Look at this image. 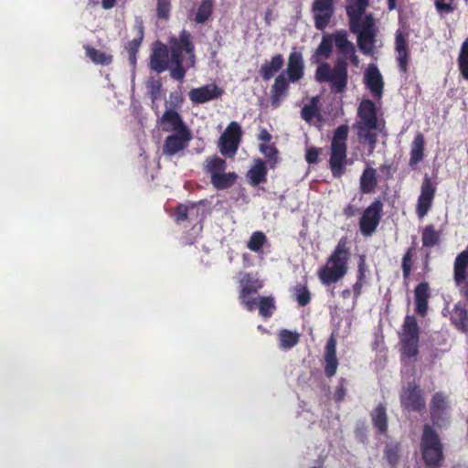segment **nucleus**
Masks as SVG:
<instances>
[{"instance_id":"nucleus-1","label":"nucleus","mask_w":468,"mask_h":468,"mask_svg":"<svg viewBox=\"0 0 468 468\" xmlns=\"http://www.w3.org/2000/svg\"><path fill=\"white\" fill-rule=\"evenodd\" d=\"M189 56L190 66L195 65V46L192 36L186 30H182L178 37L169 39V48L160 44L154 48L150 57V67L157 73H162L170 67V76L176 80H183L186 76V69L183 66V52Z\"/></svg>"},{"instance_id":"nucleus-2","label":"nucleus","mask_w":468,"mask_h":468,"mask_svg":"<svg viewBox=\"0 0 468 468\" xmlns=\"http://www.w3.org/2000/svg\"><path fill=\"white\" fill-rule=\"evenodd\" d=\"M369 0H353L346 6L349 30L356 35V43L360 51L371 56L374 54L378 37V27L373 14H365Z\"/></svg>"},{"instance_id":"nucleus-3","label":"nucleus","mask_w":468,"mask_h":468,"mask_svg":"<svg viewBox=\"0 0 468 468\" xmlns=\"http://www.w3.org/2000/svg\"><path fill=\"white\" fill-rule=\"evenodd\" d=\"M357 120L354 124L358 143L367 145L371 154L377 146L378 117L376 103L369 99H363L357 108Z\"/></svg>"},{"instance_id":"nucleus-4","label":"nucleus","mask_w":468,"mask_h":468,"mask_svg":"<svg viewBox=\"0 0 468 468\" xmlns=\"http://www.w3.org/2000/svg\"><path fill=\"white\" fill-rule=\"evenodd\" d=\"M350 257L349 241L346 237H342L328 257L326 263L317 272L322 284L328 286L343 279L348 271Z\"/></svg>"},{"instance_id":"nucleus-5","label":"nucleus","mask_w":468,"mask_h":468,"mask_svg":"<svg viewBox=\"0 0 468 468\" xmlns=\"http://www.w3.org/2000/svg\"><path fill=\"white\" fill-rule=\"evenodd\" d=\"M314 77L319 83H328L331 92L342 94L348 84V64L342 58H336L333 66L321 61L315 69Z\"/></svg>"},{"instance_id":"nucleus-6","label":"nucleus","mask_w":468,"mask_h":468,"mask_svg":"<svg viewBox=\"0 0 468 468\" xmlns=\"http://www.w3.org/2000/svg\"><path fill=\"white\" fill-rule=\"evenodd\" d=\"M333 44H335L338 56L346 61V56L356 48L353 42L348 39L347 32L345 29L336 30L333 34H325L323 36L322 40L312 55L310 60L314 64L320 63L322 60H326L330 58L333 52Z\"/></svg>"},{"instance_id":"nucleus-7","label":"nucleus","mask_w":468,"mask_h":468,"mask_svg":"<svg viewBox=\"0 0 468 468\" xmlns=\"http://www.w3.org/2000/svg\"><path fill=\"white\" fill-rule=\"evenodd\" d=\"M420 450L427 468H441L444 461L443 444L433 426L424 424L420 441Z\"/></svg>"},{"instance_id":"nucleus-8","label":"nucleus","mask_w":468,"mask_h":468,"mask_svg":"<svg viewBox=\"0 0 468 468\" xmlns=\"http://www.w3.org/2000/svg\"><path fill=\"white\" fill-rule=\"evenodd\" d=\"M349 127L341 124L334 131L330 146L329 166L335 178H340L346 173L347 165V144Z\"/></svg>"},{"instance_id":"nucleus-9","label":"nucleus","mask_w":468,"mask_h":468,"mask_svg":"<svg viewBox=\"0 0 468 468\" xmlns=\"http://www.w3.org/2000/svg\"><path fill=\"white\" fill-rule=\"evenodd\" d=\"M420 329L414 315L407 314L399 333V353L402 360L416 358L420 353Z\"/></svg>"},{"instance_id":"nucleus-10","label":"nucleus","mask_w":468,"mask_h":468,"mask_svg":"<svg viewBox=\"0 0 468 468\" xmlns=\"http://www.w3.org/2000/svg\"><path fill=\"white\" fill-rule=\"evenodd\" d=\"M429 407L433 428L441 429L450 424L452 405L447 394L442 391L435 392L430 399Z\"/></svg>"},{"instance_id":"nucleus-11","label":"nucleus","mask_w":468,"mask_h":468,"mask_svg":"<svg viewBox=\"0 0 468 468\" xmlns=\"http://www.w3.org/2000/svg\"><path fill=\"white\" fill-rule=\"evenodd\" d=\"M399 402L403 410L422 412L426 409L424 392L420 384L415 381L409 382L399 393Z\"/></svg>"},{"instance_id":"nucleus-12","label":"nucleus","mask_w":468,"mask_h":468,"mask_svg":"<svg viewBox=\"0 0 468 468\" xmlns=\"http://www.w3.org/2000/svg\"><path fill=\"white\" fill-rule=\"evenodd\" d=\"M243 131L239 122H231L218 138V147L220 154L229 158H233L239 149Z\"/></svg>"},{"instance_id":"nucleus-13","label":"nucleus","mask_w":468,"mask_h":468,"mask_svg":"<svg viewBox=\"0 0 468 468\" xmlns=\"http://www.w3.org/2000/svg\"><path fill=\"white\" fill-rule=\"evenodd\" d=\"M383 215V203L375 199L363 211L359 218V230L364 237H371L377 230Z\"/></svg>"},{"instance_id":"nucleus-14","label":"nucleus","mask_w":468,"mask_h":468,"mask_svg":"<svg viewBox=\"0 0 468 468\" xmlns=\"http://www.w3.org/2000/svg\"><path fill=\"white\" fill-rule=\"evenodd\" d=\"M453 281L468 305V250L461 251L453 262Z\"/></svg>"},{"instance_id":"nucleus-15","label":"nucleus","mask_w":468,"mask_h":468,"mask_svg":"<svg viewBox=\"0 0 468 468\" xmlns=\"http://www.w3.org/2000/svg\"><path fill=\"white\" fill-rule=\"evenodd\" d=\"M335 0H314L311 7L314 27L318 30H324L335 15Z\"/></svg>"},{"instance_id":"nucleus-16","label":"nucleus","mask_w":468,"mask_h":468,"mask_svg":"<svg viewBox=\"0 0 468 468\" xmlns=\"http://www.w3.org/2000/svg\"><path fill=\"white\" fill-rule=\"evenodd\" d=\"M436 190V183L432 182L428 175H425L416 207V213L420 218L425 217L431 208Z\"/></svg>"},{"instance_id":"nucleus-17","label":"nucleus","mask_w":468,"mask_h":468,"mask_svg":"<svg viewBox=\"0 0 468 468\" xmlns=\"http://www.w3.org/2000/svg\"><path fill=\"white\" fill-rule=\"evenodd\" d=\"M191 132L171 133L165 137L162 147L163 154L173 156L181 151H184L189 142L192 140Z\"/></svg>"},{"instance_id":"nucleus-18","label":"nucleus","mask_w":468,"mask_h":468,"mask_svg":"<svg viewBox=\"0 0 468 468\" xmlns=\"http://www.w3.org/2000/svg\"><path fill=\"white\" fill-rule=\"evenodd\" d=\"M364 83L376 100L383 96L384 80L376 64H369L364 73Z\"/></svg>"},{"instance_id":"nucleus-19","label":"nucleus","mask_w":468,"mask_h":468,"mask_svg":"<svg viewBox=\"0 0 468 468\" xmlns=\"http://www.w3.org/2000/svg\"><path fill=\"white\" fill-rule=\"evenodd\" d=\"M160 123L164 132L184 133L191 132L185 123L182 116L175 110H166L160 118Z\"/></svg>"},{"instance_id":"nucleus-20","label":"nucleus","mask_w":468,"mask_h":468,"mask_svg":"<svg viewBox=\"0 0 468 468\" xmlns=\"http://www.w3.org/2000/svg\"><path fill=\"white\" fill-rule=\"evenodd\" d=\"M223 92V90L218 88L216 84H207L199 88L192 89L188 96L193 103L203 104L220 98Z\"/></svg>"},{"instance_id":"nucleus-21","label":"nucleus","mask_w":468,"mask_h":468,"mask_svg":"<svg viewBox=\"0 0 468 468\" xmlns=\"http://www.w3.org/2000/svg\"><path fill=\"white\" fill-rule=\"evenodd\" d=\"M324 374L327 378H332L336 374L338 367V359L336 357V339L332 335L326 342L324 354Z\"/></svg>"},{"instance_id":"nucleus-22","label":"nucleus","mask_w":468,"mask_h":468,"mask_svg":"<svg viewBox=\"0 0 468 468\" xmlns=\"http://www.w3.org/2000/svg\"><path fill=\"white\" fill-rule=\"evenodd\" d=\"M283 72H285L291 82H296L303 77L304 62L300 51L294 50L290 53L287 68Z\"/></svg>"},{"instance_id":"nucleus-23","label":"nucleus","mask_w":468,"mask_h":468,"mask_svg":"<svg viewBox=\"0 0 468 468\" xmlns=\"http://www.w3.org/2000/svg\"><path fill=\"white\" fill-rule=\"evenodd\" d=\"M431 298L430 285L427 282L417 284L414 289L415 313L420 316H426Z\"/></svg>"},{"instance_id":"nucleus-24","label":"nucleus","mask_w":468,"mask_h":468,"mask_svg":"<svg viewBox=\"0 0 468 468\" xmlns=\"http://www.w3.org/2000/svg\"><path fill=\"white\" fill-rule=\"evenodd\" d=\"M395 50L397 52L399 69L402 73L405 74L408 72L410 51L408 41L400 30H398L396 33Z\"/></svg>"},{"instance_id":"nucleus-25","label":"nucleus","mask_w":468,"mask_h":468,"mask_svg":"<svg viewBox=\"0 0 468 468\" xmlns=\"http://www.w3.org/2000/svg\"><path fill=\"white\" fill-rule=\"evenodd\" d=\"M451 324L461 333H468V310L465 303L458 302L450 312Z\"/></svg>"},{"instance_id":"nucleus-26","label":"nucleus","mask_w":468,"mask_h":468,"mask_svg":"<svg viewBox=\"0 0 468 468\" xmlns=\"http://www.w3.org/2000/svg\"><path fill=\"white\" fill-rule=\"evenodd\" d=\"M289 78L285 72H281L274 80V83L271 89V102L274 108L280 105L281 100L286 96L290 87Z\"/></svg>"},{"instance_id":"nucleus-27","label":"nucleus","mask_w":468,"mask_h":468,"mask_svg":"<svg viewBox=\"0 0 468 468\" xmlns=\"http://www.w3.org/2000/svg\"><path fill=\"white\" fill-rule=\"evenodd\" d=\"M370 419L374 429L379 435H386L388 430V418L387 407L384 403H378L370 412Z\"/></svg>"},{"instance_id":"nucleus-28","label":"nucleus","mask_w":468,"mask_h":468,"mask_svg":"<svg viewBox=\"0 0 468 468\" xmlns=\"http://www.w3.org/2000/svg\"><path fill=\"white\" fill-rule=\"evenodd\" d=\"M284 65V58L282 54H275L270 60H265L260 69L259 73L261 79L265 81L272 79L277 72H279Z\"/></svg>"},{"instance_id":"nucleus-29","label":"nucleus","mask_w":468,"mask_h":468,"mask_svg":"<svg viewBox=\"0 0 468 468\" xmlns=\"http://www.w3.org/2000/svg\"><path fill=\"white\" fill-rule=\"evenodd\" d=\"M267 175L268 169L265 162L261 158H257L254 160L253 165L248 171L247 177L252 186H257L267 181Z\"/></svg>"},{"instance_id":"nucleus-30","label":"nucleus","mask_w":468,"mask_h":468,"mask_svg":"<svg viewBox=\"0 0 468 468\" xmlns=\"http://www.w3.org/2000/svg\"><path fill=\"white\" fill-rule=\"evenodd\" d=\"M134 28L137 33L136 37L133 40L129 41L125 46V49L128 52L130 64L133 66L136 64V56L144 37V27L142 21H137Z\"/></svg>"},{"instance_id":"nucleus-31","label":"nucleus","mask_w":468,"mask_h":468,"mask_svg":"<svg viewBox=\"0 0 468 468\" xmlns=\"http://www.w3.org/2000/svg\"><path fill=\"white\" fill-rule=\"evenodd\" d=\"M425 146V139L424 135L421 133H418L410 145V165L411 167L415 166L419 163H420L424 158V148Z\"/></svg>"},{"instance_id":"nucleus-32","label":"nucleus","mask_w":468,"mask_h":468,"mask_svg":"<svg viewBox=\"0 0 468 468\" xmlns=\"http://www.w3.org/2000/svg\"><path fill=\"white\" fill-rule=\"evenodd\" d=\"M378 186L377 171L373 167H367L359 179V188L362 194L373 193Z\"/></svg>"},{"instance_id":"nucleus-33","label":"nucleus","mask_w":468,"mask_h":468,"mask_svg":"<svg viewBox=\"0 0 468 468\" xmlns=\"http://www.w3.org/2000/svg\"><path fill=\"white\" fill-rule=\"evenodd\" d=\"M226 168V160L219 157L217 154L207 157L204 162V170L206 171V173L209 174L210 179L215 175H218L225 172Z\"/></svg>"},{"instance_id":"nucleus-34","label":"nucleus","mask_w":468,"mask_h":468,"mask_svg":"<svg viewBox=\"0 0 468 468\" xmlns=\"http://www.w3.org/2000/svg\"><path fill=\"white\" fill-rule=\"evenodd\" d=\"M238 175L235 172H223L215 175L210 179L212 186L218 190H224L231 187L237 181Z\"/></svg>"},{"instance_id":"nucleus-35","label":"nucleus","mask_w":468,"mask_h":468,"mask_svg":"<svg viewBox=\"0 0 468 468\" xmlns=\"http://www.w3.org/2000/svg\"><path fill=\"white\" fill-rule=\"evenodd\" d=\"M441 232L436 230L433 224L424 227L421 232V241L424 248H432L441 243Z\"/></svg>"},{"instance_id":"nucleus-36","label":"nucleus","mask_w":468,"mask_h":468,"mask_svg":"<svg viewBox=\"0 0 468 468\" xmlns=\"http://www.w3.org/2000/svg\"><path fill=\"white\" fill-rule=\"evenodd\" d=\"M292 293L300 307L308 305L312 300V293L306 283H297L292 287Z\"/></svg>"},{"instance_id":"nucleus-37","label":"nucleus","mask_w":468,"mask_h":468,"mask_svg":"<svg viewBox=\"0 0 468 468\" xmlns=\"http://www.w3.org/2000/svg\"><path fill=\"white\" fill-rule=\"evenodd\" d=\"M401 445L399 442L387 443L384 448V457L391 468H397L400 460Z\"/></svg>"},{"instance_id":"nucleus-38","label":"nucleus","mask_w":468,"mask_h":468,"mask_svg":"<svg viewBox=\"0 0 468 468\" xmlns=\"http://www.w3.org/2000/svg\"><path fill=\"white\" fill-rule=\"evenodd\" d=\"M84 48L86 56L95 64L108 66L112 62V56L111 54H107L88 45L85 46Z\"/></svg>"},{"instance_id":"nucleus-39","label":"nucleus","mask_w":468,"mask_h":468,"mask_svg":"<svg viewBox=\"0 0 468 468\" xmlns=\"http://www.w3.org/2000/svg\"><path fill=\"white\" fill-rule=\"evenodd\" d=\"M259 314L264 319L270 318L276 310L275 299L272 296H260L258 302Z\"/></svg>"},{"instance_id":"nucleus-40","label":"nucleus","mask_w":468,"mask_h":468,"mask_svg":"<svg viewBox=\"0 0 468 468\" xmlns=\"http://www.w3.org/2000/svg\"><path fill=\"white\" fill-rule=\"evenodd\" d=\"M300 335L288 329H282L279 332L280 347L291 349L299 343Z\"/></svg>"},{"instance_id":"nucleus-41","label":"nucleus","mask_w":468,"mask_h":468,"mask_svg":"<svg viewBox=\"0 0 468 468\" xmlns=\"http://www.w3.org/2000/svg\"><path fill=\"white\" fill-rule=\"evenodd\" d=\"M435 10L441 18L458 9V0H433Z\"/></svg>"},{"instance_id":"nucleus-42","label":"nucleus","mask_w":468,"mask_h":468,"mask_svg":"<svg viewBox=\"0 0 468 468\" xmlns=\"http://www.w3.org/2000/svg\"><path fill=\"white\" fill-rule=\"evenodd\" d=\"M415 254V248L410 247L404 253L401 261L402 275L405 284H408L410 276L413 267V257Z\"/></svg>"},{"instance_id":"nucleus-43","label":"nucleus","mask_w":468,"mask_h":468,"mask_svg":"<svg viewBox=\"0 0 468 468\" xmlns=\"http://www.w3.org/2000/svg\"><path fill=\"white\" fill-rule=\"evenodd\" d=\"M213 13V0H202L195 16V21L199 24L207 22Z\"/></svg>"},{"instance_id":"nucleus-44","label":"nucleus","mask_w":468,"mask_h":468,"mask_svg":"<svg viewBox=\"0 0 468 468\" xmlns=\"http://www.w3.org/2000/svg\"><path fill=\"white\" fill-rule=\"evenodd\" d=\"M457 60L461 75L468 80V38L463 42Z\"/></svg>"},{"instance_id":"nucleus-45","label":"nucleus","mask_w":468,"mask_h":468,"mask_svg":"<svg viewBox=\"0 0 468 468\" xmlns=\"http://www.w3.org/2000/svg\"><path fill=\"white\" fill-rule=\"evenodd\" d=\"M241 289L239 293L251 294L258 292L262 287V282L259 280H253L250 274L247 273L240 280Z\"/></svg>"},{"instance_id":"nucleus-46","label":"nucleus","mask_w":468,"mask_h":468,"mask_svg":"<svg viewBox=\"0 0 468 468\" xmlns=\"http://www.w3.org/2000/svg\"><path fill=\"white\" fill-rule=\"evenodd\" d=\"M301 116L306 122H311L314 118L321 116L317 98H313L310 104H306L302 108Z\"/></svg>"},{"instance_id":"nucleus-47","label":"nucleus","mask_w":468,"mask_h":468,"mask_svg":"<svg viewBox=\"0 0 468 468\" xmlns=\"http://www.w3.org/2000/svg\"><path fill=\"white\" fill-rule=\"evenodd\" d=\"M267 242L266 235L261 231H255L251 234L247 247L249 250L254 252H260L262 250V247Z\"/></svg>"},{"instance_id":"nucleus-48","label":"nucleus","mask_w":468,"mask_h":468,"mask_svg":"<svg viewBox=\"0 0 468 468\" xmlns=\"http://www.w3.org/2000/svg\"><path fill=\"white\" fill-rule=\"evenodd\" d=\"M368 271V268L366 262V256H359L357 261V271H356V282L367 283V272Z\"/></svg>"},{"instance_id":"nucleus-49","label":"nucleus","mask_w":468,"mask_h":468,"mask_svg":"<svg viewBox=\"0 0 468 468\" xmlns=\"http://www.w3.org/2000/svg\"><path fill=\"white\" fill-rule=\"evenodd\" d=\"M260 151L266 156V158L269 159V161L272 162L271 167L274 166V165L278 161V150L277 148L272 144H261L260 145Z\"/></svg>"},{"instance_id":"nucleus-50","label":"nucleus","mask_w":468,"mask_h":468,"mask_svg":"<svg viewBox=\"0 0 468 468\" xmlns=\"http://www.w3.org/2000/svg\"><path fill=\"white\" fill-rule=\"evenodd\" d=\"M170 0H157L156 14L159 18L168 19L170 15Z\"/></svg>"},{"instance_id":"nucleus-51","label":"nucleus","mask_w":468,"mask_h":468,"mask_svg":"<svg viewBox=\"0 0 468 468\" xmlns=\"http://www.w3.org/2000/svg\"><path fill=\"white\" fill-rule=\"evenodd\" d=\"M249 296L250 294L239 293L240 303L248 311L252 312L258 306L259 298H250Z\"/></svg>"},{"instance_id":"nucleus-52","label":"nucleus","mask_w":468,"mask_h":468,"mask_svg":"<svg viewBox=\"0 0 468 468\" xmlns=\"http://www.w3.org/2000/svg\"><path fill=\"white\" fill-rule=\"evenodd\" d=\"M175 217L177 222L186 221L188 218V207L183 204H179L175 209Z\"/></svg>"},{"instance_id":"nucleus-53","label":"nucleus","mask_w":468,"mask_h":468,"mask_svg":"<svg viewBox=\"0 0 468 468\" xmlns=\"http://www.w3.org/2000/svg\"><path fill=\"white\" fill-rule=\"evenodd\" d=\"M320 149L316 147H310L306 150L305 160L308 164H316L319 159Z\"/></svg>"},{"instance_id":"nucleus-54","label":"nucleus","mask_w":468,"mask_h":468,"mask_svg":"<svg viewBox=\"0 0 468 468\" xmlns=\"http://www.w3.org/2000/svg\"><path fill=\"white\" fill-rule=\"evenodd\" d=\"M169 99H170V103L174 108H179L184 101V98H183L182 94L178 91L171 92L169 95Z\"/></svg>"},{"instance_id":"nucleus-55","label":"nucleus","mask_w":468,"mask_h":468,"mask_svg":"<svg viewBox=\"0 0 468 468\" xmlns=\"http://www.w3.org/2000/svg\"><path fill=\"white\" fill-rule=\"evenodd\" d=\"M162 89V84L159 80L153 81L150 87V95L153 101L159 98Z\"/></svg>"},{"instance_id":"nucleus-56","label":"nucleus","mask_w":468,"mask_h":468,"mask_svg":"<svg viewBox=\"0 0 468 468\" xmlns=\"http://www.w3.org/2000/svg\"><path fill=\"white\" fill-rule=\"evenodd\" d=\"M345 382V379L344 378H341L340 380V385L336 388L335 391V400L336 402H341L344 400L345 397H346V388L343 385V383Z\"/></svg>"},{"instance_id":"nucleus-57","label":"nucleus","mask_w":468,"mask_h":468,"mask_svg":"<svg viewBox=\"0 0 468 468\" xmlns=\"http://www.w3.org/2000/svg\"><path fill=\"white\" fill-rule=\"evenodd\" d=\"M364 285H365L364 283H360V282H356L353 284V286H352L353 307L356 304L359 296L362 294V289H363Z\"/></svg>"},{"instance_id":"nucleus-58","label":"nucleus","mask_w":468,"mask_h":468,"mask_svg":"<svg viewBox=\"0 0 468 468\" xmlns=\"http://www.w3.org/2000/svg\"><path fill=\"white\" fill-rule=\"evenodd\" d=\"M346 62H350L354 66H358L359 64V58L356 55V50L354 48L350 53L346 56Z\"/></svg>"},{"instance_id":"nucleus-59","label":"nucleus","mask_w":468,"mask_h":468,"mask_svg":"<svg viewBox=\"0 0 468 468\" xmlns=\"http://www.w3.org/2000/svg\"><path fill=\"white\" fill-rule=\"evenodd\" d=\"M343 213L346 217L351 218L356 214V207L353 205L349 204L346 207H345Z\"/></svg>"},{"instance_id":"nucleus-60","label":"nucleus","mask_w":468,"mask_h":468,"mask_svg":"<svg viewBox=\"0 0 468 468\" xmlns=\"http://www.w3.org/2000/svg\"><path fill=\"white\" fill-rule=\"evenodd\" d=\"M259 139L263 142H270L271 139V135L267 130H262L259 135Z\"/></svg>"},{"instance_id":"nucleus-61","label":"nucleus","mask_w":468,"mask_h":468,"mask_svg":"<svg viewBox=\"0 0 468 468\" xmlns=\"http://www.w3.org/2000/svg\"><path fill=\"white\" fill-rule=\"evenodd\" d=\"M101 5L103 8L110 9L116 5V0H102Z\"/></svg>"},{"instance_id":"nucleus-62","label":"nucleus","mask_w":468,"mask_h":468,"mask_svg":"<svg viewBox=\"0 0 468 468\" xmlns=\"http://www.w3.org/2000/svg\"><path fill=\"white\" fill-rule=\"evenodd\" d=\"M351 293H353L352 289L346 288L341 292V297L343 299H347L350 297Z\"/></svg>"},{"instance_id":"nucleus-63","label":"nucleus","mask_w":468,"mask_h":468,"mask_svg":"<svg viewBox=\"0 0 468 468\" xmlns=\"http://www.w3.org/2000/svg\"><path fill=\"white\" fill-rule=\"evenodd\" d=\"M388 9L392 11L397 8V0H387Z\"/></svg>"},{"instance_id":"nucleus-64","label":"nucleus","mask_w":468,"mask_h":468,"mask_svg":"<svg viewBox=\"0 0 468 468\" xmlns=\"http://www.w3.org/2000/svg\"><path fill=\"white\" fill-rule=\"evenodd\" d=\"M391 167L388 165H382L380 166V171L386 173L387 175L390 174Z\"/></svg>"}]
</instances>
